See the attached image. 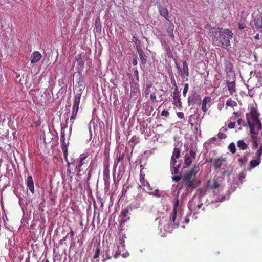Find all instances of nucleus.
Instances as JSON below:
<instances>
[{
  "mask_svg": "<svg viewBox=\"0 0 262 262\" xmlns=\"http://www.w3.org/2000/svg\"><path fill=\"white\" fill-rule=\"evenodd\" d=\"M171 224L178 227L179 226L180 219L177 217V211H172V214L170 219Z\"/></svg>",
  "mask_w": 262,
  "mask_h": 262,
  "instance_id": "13",
  "label": "nucleus"
},
{
  "mask_svg": "<svg viewBox=\"0 0 262 262\" xmlns=\"http://www.w3.org/2000/svg\"><path fill=\"white\" fill-rule=\"evenodd\" d=\"M262 155V146H260L259 149L256 152V156L257 159L260 160V158Z\"/></svg>",
  "mask_w": 262,
  "mask_h": 262,
  "instance_id": "37",
  "label": "nucleus"
},
{
  "mask_svg": "<svg viewBox=\"0 0 262 262\" xmlns=\"http://www.w3.org/2000/svg\"><path fill=\"white\" fill-rule=\"evenodd\" d=\"M242 178H244L243 174V173H240L239 174V179H241Z\"/></svg>",
  "mask_w": 262,
  "mask_h": 262,
  "instance_id": "64",
  "label": "nucleus"
},
{
  "mask_svg": "<svg viewBox=\"0 0 262 262\" xmlns=\"http://www.w3.org/2000/svg\"><path fill=\"white\" fill-rule=\"evenodd\" d=\"M181 179V177L180 176H176L172 177V180L176 182H178Z\"/></svg>",
  "mask_w": 262,
  "mask_h": 262,
  "instance_id": "53",
  "label": "nucleus"
},
{
  "mask_svg": "<svg viewBox=\"0 0 262 262\" xmlns=\"http://www.w3.org/2000/svg\"><path fill=\"white\" fill-rule=\"evenodd\" d=\"M132 63L134 66H136L137 64V59L136 58L134 59Z\"/></svg>",
  "mask_w": 262,
  "mask_h": 262,
  "instance_id": "58",
  "label": "nucleus"
},
{
  "mask_svg": "<svg viewBox=\"0 0 262 262\" xmlns=\"http://www.w3.org/2000/svg\"><path fill=\"white\" fill-rule=\"evenodd\" d=\"M233 35L231 30L221 28L214 32L212 40L215 45L226 48L230 45V39Z\"/></svg>",
  "mask_w": 262,
  "mask_h": 262,
  "instance_id": "1",
  "label": "nucleus"
},
{
  "mask_svg": "<svg viewBox=\"0 0 262 262\" xmlns=\"http://www.w3.org/2000/svg\"><path fill=\"white\" fill-rule=\"evenodd\" d=\"M237 145L241 150H245L248 148V145L243 140H239L237 143Z\"/></svg>",
  "mask_w": 262,
  "mask_h": 262,
  "instance_id": "26",
  "label": "nucleus"
},
{
  "mask_svg": "<svg viewBox=\"0 0 262 262\" xmlns=\"http://www.w3.org/2000/svg\"><path fill=\"white\" fill-rule=\"evenodd\" d=\"M157 93V90L155 87H152L151 92L150 95V98L151 101H156V98H157V96H156Z\"/></svg>",
  "mask_w": 262,
  "mask_h": 262,
  "instance_id": "29",
  "label": "nucleus"
},
{
  "mask_svg": "<svg viewBox=\"0 0 262 262\" xmlns=\"http://www.w3.org/2000/svg\"><path fill=\"white\" fill-rule=\"evenodd\" d=\"M251 138L252 141H258L257 135H253L251 136Z\"/></svg>",
  "mask_w": 262,
  "mask_h": 262,
  "instance_id": "54",
  "label": "nucleus"
},
{
  "mask_svg": "<svg viewBox=\"0 0 262 262\" xmlns=\"http://www.w3.org/2000/svg\"><path fill=\"white\" fill-rule=\"evenodd\" d=\"M189 155L191 158L194 159L195 158L196 153L192 150L189 151Z\"/></svg>",
  "mask_w": 262,
  "mask_h": 262,
  "instance_id": "50",
  "label": "nucleus"
},
{
  "mask_svg": "<svg viewBox=\"0 0 262 262\" xmlns=\"http://www.w3.org/2000/svg\"><path fill=\"white\" fill-rule=\"evenodd\" d=\"M237 106V103L236 101L232 100L231 99H229L226 103V107H231L233 108Z\"/></svg>",
  "mask_w": 262,
  "mask_h": 262,
  "instance_id": "23",
  "label": "nucleus"
},
{
  "mask_svg": "<svg viewBox=\"0 0 262 262\" xmlns=\"http://www.w3.org/2000/svg\"><path fill=\"white\" fill-rule=\"evenodd\" d=\"M140 181L141 184L138 186L139 189L141 188L142 187H146V189L144 188V190H145V191L151 194H155V192L152 191L153 189L152 187L150 186L149 183L145 180L144 175L140 174Z\"/></svg>",
  "mask_w": 262,
  "mask_h": 262,
  "instance_id": "6",
  "label": "nucleus"
},
{
  "mask_svg": "<svg viewBox=\"0 0 262 262\" xmlns=\"http://www.w3.org/2000/svg\"><path fill=\"white\" fill-rule=\"evenodd\" d=\"M254 38L256 39V40H259V34H257L256 35H255L254 36Z\"/></svg>",
  "mask_w": 262,
  "mask_h": 262,
  "instance_id": "60",
  "label": "nucleus"
},
{
  "mask_svg": "<svg viewBox=\"0 0 262 262\" xmlns=\"http://www.w3.org/2000/svg\"><path fill=\"white\" fill-rule=\"evenodd\" d=\"M180 149L179 148L175 147L173 151V154L171 158V165L173 167L177 163V159L180 157Z\"/></svg>",
  "mask_w": 262,
  "mask_h": 262,
  "instance_id": "9",
  "label": "nucleus"
},
{
  "mask_svg": "<svg viewBox=\"0 0 262 262\" xmlns=\"http://www.w3.org/2000/svg\"><path fill=\"white\" fill-rule=\"evenodd\" d=\"M152 86L151 85H147L144 91V94L147 96L151 92Z\"/></svg>",
  "mask_w": 262,
  "mask_h": 262,
  "instance_id": "36",
  "label": "nucleus"
},
{
  "mask_svg": "<svg viewBox=\"0 0 262 262\" xmlns=\"http://www.w3.org/2000/svg\"><path fill=\"white\" fill-rule=\"evenodd\" d=\"M183 74L187 77L189 76V69L186 61H183Z\"/></svg>",
  "mask_w": 262,
  "mask_h": 262,
  "instance_id": "25",
  "label": "nucleus"
},
{
  "mask_svg": "<svg viewBox=\"0 0 262 262\" xmlns=\"http://www.w3.org/2000/svg\"><path fill=\"white\" fill-rule=\"evenodd\" d=\"M60 142H61V147L62 150L63 151L64 155V158L65 160L68 162V166L69 167L70 163L68 162V143H66V138L65 134L64 133H61L60 136Z\"/></svg>",
  "mask_w": 262,
  "mask_h": 262,
  "instance_id": "5",
  "label": "nucleus"
},
{
  "mask_svg": "<svg viewBox=\"0 0 262 262\" xmlns=\"http://www.w3.org/2000/svg\"><path fill=\"white\" fill-rule=\"evenodd\" d=\"M173 28L169 27L167 28V31L168 34V35L172 38H174V34L173 33Z\"/></svg>",
  "mask_w": 262,
  "mask_h": 262,
  "instance_id": "39",
  "label": "nucleus"
},
{
  "mask_svg": "<svg viewBox=\"0 0 262 262\" xmlns=\"http://www.w3.org/2000/svg\"><path fill=\"white\" fill-rule=\"evenodd\" d=\"M249 154L250 153L249 152H245L243 157L238 159V161L241 167L244 165L248 161V157Z\"/></svg>",
  "mask_w": 262,
  "mask_h": 262,
  "instance_id": "19",
  "label": "nucleus"
},
{
  "mask_svg": "<svg viewBox=\"0 0 262 262\" xmlns=\"http://www.w3.org/2000/svg\"><path fill=\"white\" fill-rule=\"evenodd\" d=\"M179 199H177L176 200V201H175L174 204H173V210L172 211H177V208H178V206H179Z\"/></svg>",
  "mask_w": 262,
  "mask_h": 262,
  "instance_id": "44",
  "label": "nucleus"
},
{
  "mask_svg": "<svg viewBox=\"0 0 262 262\" xmlns=\"http://www.w3.org/2000/svg\"><path fill=\"white\" fill-rule=\"evenodd\" d=\"M211 99L209 96H206L203 98L202 102L201 108L204 113H205L207 111L208 108L210 107V103H211Z\"/></svg>",
  "mask_w": 262,
  "mask_h": 262,
  "instance_id": "7",
  "label": "nucleus"
},
{
  "mask_svg": "<svg viewBox=\"0 0 262 262\" xmlns=\"http://www.w3.org/2000/svg\"><path fill=\"white\" fill-rule=\"evenodd\" d=\"M42 57L41 54L38 51H35L32 53L31 56V63H36L40 60Z\"/></svg>",
  "mask_w": 262,
  "mask_h": 262,
  "instance_id": "11",
  "label": "nucleus"
},
{
  "mask_svg": "<svg viewBox=\"0 0 262 262\" xmlns=\"http://www.w3.org/2000/svg\"><path fill=\"white\" fill-rule=\"evenodd\" d=\"M76 60L78 62L79 66H83L84 65V61L82 59L80 54H79L76 56Z\"/></svg>",
  "mask_w": 262,
  "mask_h": 262,
  "instance_id": "34",
  "label": "nucleus"
},
{
  "mask_svg": "<svg viewBox=\"0 0 262 262\" xmlns=\"http://www.w3.org/2000/svg\"><path fill=\"white\" fill-rule=\"evenodd\" d=\"M247 123L250 128L251 135H258V133L255 130V124H252L249 120H248Z\"/></svg>",
  "mask_w": 262,
  "mask_h": 262,
  "instance_id": "24",
  "label": "nucleus"
},
{
  "mask_svg": "<svg viewBox=\"0 0 262 262\" xmlns=\"http://www.w3.org/2000/svg\"><path fill=\"white\" fill-rule=\"evenodd\" d=\"M220 186V184L215 179H210L207 181V187L210 189H216L218 188Z\"/></svg>",
  "mask_w": 262,
  "mask_h": 262,
  "instance_id": "12",
  "label": "nucleus"
},
{
  "mask_svg": "<svg viewBox=\"0 0 262 262\" xmlns=\"http://www.w3.org/2000/svg\"><path fill=\"white\" fill-rule=\"evenodd\" d=\"M92 168H90V169H89L88 170V178H87V180L89 181L90 179V178L91 177V173H92Z\"/></svg>",
  "mask_w": 262,
  "mask_h": 262,
  "instance_id": "52",
  "label": "nucleus"
},
{
  "mask_svg": "<svg viewBox=\"0 0 262 262\" xmlns=\"http://www.w3.org/2000/svg\"><path fill=\"white\" fill-rule=\"evenodd\" d=\"M260 163V160L256 159V160H253L250 161L249 164H250V168H254L256 166H258Z\"/></svg>",
  "mask_w": 262,
  "mask_h": 262,
  "instance_id": "28",
  "label": "nucleus"
},
{
  "mask_svg": "<svg viewBox=\"0 0 262 262\" xmlns=\"http://www.w3.org/2000/svg\"><path fill=\"white\" fill-rule=\"evenodd\" d=\"M138 53L139 54L141 63L142 64H145L147 61V56L145 55L144 52L142 50V49H139L137 50Z\"/></svg>",
  "mask_w": 262,
  "mask_h": 262,
  "instance_id": "15",
  "label": "nucleus"
},
{
  "mask_svg": "<svg viewBox=\"0 0 262 262\" xmlns=\"http://www.w3.org/2000/svg\"><path fill=\"white\" fill-rule=\"evenodd\" d=\"M89 160L90 159L88 156L83 154L80 155L79 160L76 161L77 162V164L76 165V168L77 172L84 173V172L89 169Z\"/></svg>",
  "mask_w": 262,
  "mask_h": 262,
  "instance_id": "3",
  "label": "nucleus"
},
{
  "mask_svg": "<svg viewBox=\"0 0 262 262\" xmlns=\"http://www.w3.org/2000/svg\"><path fill=\"white\" fill-rule=\"evenodd\" d=\"M191 158L189 157L188 155H185L184 162L187 165H190L192 163Z\"/></svg>",
  "mask_w": 262,
  "mask_h": 262,
  "instance_id": "33",
  "label": "nucleus"
},
{
  "mask_svg": "<svg viewBox=\"0 0 262 262\" xmlns=\"http://www.w3.org/2000/svg\"><path fill=\"white\" fill-rule=\"evenodd\" d=\"M185 223H189V219L187 217H185Z\"/></svg>",
  "mask_w": 262,
  "mask_h": 262,
  "instance_id": "63",
  "label": "nucleus"
},
{
  "mask_svg": "<svg viewBox=\"0 0 262 262\" xmlns=\"http://www.w3.org/2000/svg\"><path fill=\"white\" fill-rule=\"evenodd\" d=\"M159 12L161 15L163 16L167 20L169 21L168 19V11L165 7H161L159 8Z\"/></svg>",
  "mask_w": 262,
  "mask_h": 262,
  "instance_id": "21",
  "label": "nucleus"
},
{
  "mask_svg": "<svg viewBox=\"0 0 262 262\" xmlns=\"http://www.w3.org/2000/svg\"><path fill=\"white\" fill-rule=\"evenodd\" d=\"M231 120H233V121L230 122L228 124V127L229 129H233L235 128V121L236 120V118H231Z\"/></svg>",
  "mask_w": 262,
  "mask_h": 262,
  "instance_id": "32",
  "label": "nucleus"
},
{
  "mask_svg": "<svg viewBox=\"0 0 262 262\" xmlns=\"http://www.w3.org/2000/svg\"><path fill=\"white\" fill-rule=\"evenodd\" d=\"M253 142V148H256L258 146V141H252Z\"/></svg>",
  "mask_w": 262,
  "mask_h": 262,
  "instance_id": "55",
  "label": "nucleus"
},
{
  "mask_svg": "<svg viewBox=\"0 0 262 262\" xmlns=\"http://www.w3.org/2000/svg\"><path fill=\"white\" fill-rule=\"evenodd\" d=\"M120 246H121L122 248H124L125 247V241L123 237H120L119 238L118 247H119Z\"/></svg>",
  "mask_w": 262,
  "mask_h": 262,
  "instance_id": "40",
  "label": "nucleus"
},
{
  "mask_svg": "<svg viewBox=\"0 0 262 262\" xmlns=\"http://www.w3.org/2000/svg\"><path fill=\"white\" fill-rule=\"evenodd\" d=\"M254 25L257 30L262 33V16L259 15L257 16L254 19Z\"/></svg>",
  "mask_w": 262,
  "mask_h": 262,
  "instance_id": "10",
  "label": "nucleus"
},
{
  "mask_svg": "<svg viewBox=\"0 0 262 262\" xmlns=\"http://www.w3.org/2000/svg\"><path fill=\"white\" fill-rule=\"evenodd\" d=\"M124 154H119V155H118V154H117V159H116V160H117V162H120L122 161L124 159Z\"/></svg>",
  "mask_w": 262,
  "mask_h": 262,
  "instance_id": "43",
  "label": "nucleus"
},
{
  "mask_svg": "<svg viewBox=\"0 0 262 262\" xmlns=\"http://www.w3.org/2000/svg\"><path fill=\"white\" fill-rule=\"evenodd\" d=\"M161 116L167 117L169 116V113L168 111L164 110L161 112Z\"/></svg>",
  "mask_w": 262,
  "mask_h": 262,
  "instance_id": "48",
  "label": "nucleus"
},
{
  "mask_svg": "<svg viewBox=\"0 0 262 262\" xmlns=\"http://www.w3.org/2000/svg\"><path fill=\"white\" fill-rule=\"evenodd\" d=\"M128 214H129V211L127 209H124L122 210V211H121V213H120V217H122L120 220V224L124 223L127 221V219H126L125 218L128 216Z\"/></svg>",
  "mask_w": 262,
  "mask_h": 262,
  "instance_id": "18",
  "label": "nucleus"
},
{
  "mask_svg": "<svg viewBox=\"0 0 262 262\" xmlns=\"http://www.w3.org/2000/svg\"><path fill=\"white\" fill-rule=\"evenodd\" d=\"M132 41L135 43L137 50L139 49H141V42L139 39H138L137 37L133 36L132 38Z\"/></svg>",
  "mask_w": 262,
  "mask_h": 262,
  "instance_id": "27",
  "label": "nucleus"
},
{
  "mask_svg": "<svg viewBox=\"0 0 262 262\" xmlns=\"http://www.w3.org/2000/svg\"><path fill=\"white\" fill-rule=\"evenodd\" d=\"M173 85L174 86V90L173 92L172 97L173 99V104L178 108H181L182 107V103L181 99L180 98V92L178 89V87L176 82H174Z\"/></svg>",
  "mask_w": 262,
  "mask_h": 262,
  "instance_id": "4",
  "label": "nucleus"
},
{
  "mask_svg": "<svg viewBox=\"0 0 262 262\" xmlns=\"http://www.w3.org/2000/svg\"><path fill=\"white\" fill-rule=\"evenodd\" d=\"M249 116H250L252 120L253 121H254L258 119L259 114L254 107H252L250 108V111L249 113L246 114V118L247 121L249 120Z\"/></svg>",
  "mask_w": 262,
  "mask_h": 262,
  "instance_id": "8",
  "label": "nucleus"
},
{
  "mask_svg": "<svg viewBox=\"0 0 262 262\" xmlns=\"http://www.w3.org/2000/svg\"><path fill=\"white\" fill-rule=\"evenodd\" d=\"M233 115L235 116V117L234 118H235L236 119V117H239L241 116V114L237 112H234L233 113Z\"/></svg>",
  "mask_w": 262,
  "mask_h": 262,
  "instance_id": "56",
  "label": "nucleus"
},
{
  "mask_svg": "<svg viewBox=\"0 0 262 262\" xmlns=\"http://www.w3.org/2000/svg\"><path fill=\"white\" fill-rule=\"evenodd\" d=\"M180 168V166L179 165L174 167L173 169V172L174 174H177L179 172V169Z\"/></svg>",
  "mask_w": 262,
  "mask_h": 262,
  "instance_id": "51",
  "label": "nucleus"
},
{
  "mask_svg": "<svg viewBox=\"0 0 262 262\" xmlns=\"http://www.w3.org/2000/svg\"><path fill=\"white\" fill-rule=\"evenodd\" d=\"M70 235L71 238L73 239L74 236V232L72 230H71Z\"/></svg>",
  "mask_w": 262,
  "mask_h": 262,
  "instance_id": "57",
  "label": "nucleus"
},
{
  "mask_svg": "<svg viewBox=\"0 0 262 262\" xmlns=\"http://www.w3.org/2000/svg\"><path fill=\"white\" fill-rule=\"evenodd\" d=\"M239 28L241 29H244L246 27V24L244 20H241L238 23Z\"/></svg>",
  "mask_w": 262,
  "mask_h": 262,
  "instance_id": "46",
  "label": "nucleus"
},
{
  "mask_svg": "<svg viewBox=\"0 0 262 262\" xmlns=\"http://www.w3.org/2000/svg\"><path fill=\"white\" fill-rule=\"evenodd\" d=\"M253 122L254 123H252V124H255V127L256 126L258 130H262V124L259 119L253 121Z\"/></svg>",
  "mask_w": 262,
  "mask_h": 262,
  "instance_id": "30",
  "label": "nucleus"
},
{
  "mask_svg": "<svg viewBox=\"0 0 262 262\" xmlns=\"http://www.w3.org/2000/svg\"><path fill=\"white\" fill-rule=\"evenodd\" d=\"M227 137V135L224 133L219 132L218 133V138L220 139H224Z\"/></svg>",
  "mask_w": 262,
  "mask_h": 262,
  "instance_id": "45",
  "label": "nucleus"
},
{
  "mask_svg": "<svg viewBox=\"0 0 262 262\" xmlns=\"http://www.w3.org/2000/svg\"><path fill=\"white\" fill-rule=\"evenodd\" d=\"M189 89V84L186 83L184 84V88L183 90V95L184 97H185L186 93H187Z\"/></svg>",
  "mask_w": 262,
  "mask_h": 262,
  "instance_id": "41",
  "label": "nucleus"
},
{
  "mask_svg": "<svg viewBox=\"0 0 262 262\" xmlns=\"http://www.w3.org/2000/svg\"><path fill=\"white\" fill-rule=\"evenodd\" d=\"M228 149L230 150V151L232 153L234 154L236 152V147L235 145V144L233 142L229 144L228 145Z\"/></svg>",
  "mask_w": 262,
  "mask_h": 262,
  "instance_id": "31",
  "label": "nucleus"
},
{
  "mask_svg": "<svg viewBox=\"0 0 262 262\" xmlns=\"http://www.w3.org/2000/svg\"><path fill=\"white\" fill-rule=\"evenodd\" d=\"M199 165H195L190 170L186 171L183 175L182 179L186 189H194L196 186L194 184V181L196 173L200 171Z\"/></svg>",
  "mask_w": 262,
  "mask_h": 262,
  "instance_id": "2",
  "label": "nucleus"
},
{
  "mask_svg": "<svg viewBox=\"0 0 262 262\" xmlns=\"http://www.w3.org/2000/svg\"><path fill=\"white\" fill-rule=\"evenodd\" d=\"M111 258V256H110V254L108 253V251H106L105 254L103 256V261H104L106 260L110 259Z\"/></svg>",
  "mask_w": 262,
  "mask_h": 262,
  "instance_id": "42",
  "label": "nucleus"
},
{
  "mask_svg": "<svg viewBox=\"0 0 262 262\" xmlns=\"http://www.w3.org/2000/svg\"><path fill=\"white\" fill-rule=\"evenodd\" d=\"M227 84L228 85V90L230 92V95H232L234 93L236 92V86L235 81H227Z\"/></svg>",
  "mask_w": 262,
  "mask_h": 262,
  "instance_id": "17",
  "label": "nucleus"
},
{
  "mask_svg": "<svg viewBox=\"0 0 262 262\" xmlns=\"http://www.w3.org/2000/svg\"><path fill=\"white\" fill-rule=\"evenodd\" d=\"M225 161V159L223 158L222 157L219 158L217 159H215L213 160V166L215 169L220 168L223 163Z\"/></svg>",
  "mask_w": 262,
  "mask_h": 262,
  "instance_id": "16",
  "label": "nucleus"
},
{
  "mask_svg": "<svg viewBox=\"0 0 262 262\" xmlns=\"http://www.w3.org/2000/svg\"><path fill=\"white\" fill-rule=\"evenodd\" d=\"M165 49L167 52V55L168 57H171L172 56V53L170 50V47L169 45L166 44L165 45Z\"/></svg>",
  "mask_w": 262,
  "mask_h": 262,
  "instance_id": "35",
  "label": "nucleus"
},
{
  "mask_svg": "<svg viewBox=\"0 0 262 262\" xmlns=\"http://www.w3.org/2000/svg\"><path fill=\"white\" fill-rule=\"evenodd\" d=\"M177 115L180 119H184V114L183 112H179L177 113Z\"/></svg>",
  "mask_w": 262,
  "mask_h": 262,
  "instance_id": "49",
  "label": "nucleus"
},
{
  "mask_svg": "<svg viewBox=\"0 0 262 262\" xmlns=\"http://www.w3.org/2000/svg\"><path fill=\"white\" fill-rule=\"evenodd\" d=\"M100 247L97 246V247L96 248V249L95 250V254L93 256V258L96 259V258H98L99 254H100Z\"/></svg>",
  "mask_w": 262,
  "mask_h": 262,
  "instance_id": "38",
  "label": "nucleus"
},
{
  "mask_svg": "<svg viewBox=\"0 0 262 262\" xmlns=\"http://www.w3.org/2000/svg\"><path fill=\"white\" fill-rule=\"evenodd\" d=\"M26 184L29 190L32 192H34V182L32 176H28L27 179Z\"/></svg>",
  "mask_w": 262,
  "mask_h": 262,
  "instance_id": "14",
  "label": "nucleus"
},
{
  "mask_svg": "<svg viewBox=\"0 0 262 262\" xmlns=\"http://www.w3.org/2000/svg\"><path fill=\"white\" fill-rule=\"evenodd\" d=\"M78 110L79 107L73 106L72 115L70 117V121L71 122L72 124L74 123V121L76 119V117Z\"/></svg>",
  "mask_w": 262,
  "mask_h": 262,
  "instance_id": "20",
  "label": "nucleus"
},
{
  "mask_svg": "<svg viewBox=\"0 0 262 262\" xmlns=\"http://www.w3.org/2000/svg\"><path fill=\"white\" fill-rule=\"evenodd\" d=\"M134 74L135 75V76H136L137 77V79L138 80V79H139V74H138V70H136L134 71Z\"/></svg>",
  "mask_w": 262,
  "mask_h": 262,
  "instance_id": "59",
  "label": "nucleus"
},
{
  "mask_svg": "<svg viewBox=\"0 0 262 262\" xmlns=\"http://www.w3.org/2000/svg\"><path fill=\"white\" fill-rule=\"evenodd\" d=\"M203 206V203H201L200 204H199L198 206H197V207L198 209H200L202 206Z\"/></svg>",
  "mask_w": 262,
  "mask_h": 262,
  "instance_id": "61",
  "label": "nucleus"
},
{
  "mask_svg": "<svg viewBox=\"0 0 262 262\" xmlns=\"http://www.w3.org/2000/svg\"><path fill=\"white\" fill-rule=\"evenodd\" d=\"M81 93H77L74 97V103L73 106L79 107L81 99Z\"/></svg>",
  "mask_w": 262,
  "mask_h": 262,
  "instance_id": "22",
  "label": "nucleus"
},
{
  "mask_svg": "<svg viewBox=\"0 0 262 262\" xmlns=\"http://www.w3.org/2000/svg\"><path fill=\"white\" fill-rule=\"evenodd\" d=\"M198 191L201 196H204L206 194V190L205 189L200 188Z\"/></svg>",
  "mask_w": 262,
  "mask_h": 262,
  "instance_id": "47",
  "label": "nucleus"
},
{
  "mask_svg": "<svg viewBox=\"0 0 262 262\" xmlns=\"http://www.w3.org/2000/svg\"><path fill=\"white\" fill-rule=\"evenodd\" d=\"M242 122V119H239L238 120H237V123L238 125H241V122Z\"/></svg>",
  "mask_w": 262,
  "mask_h": 262,
  "instance_id": "62",
  "label": "nucleus"
}]
</instances>
